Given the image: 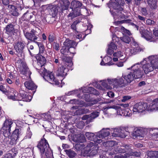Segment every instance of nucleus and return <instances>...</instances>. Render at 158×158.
Returning <instances> with one entry per match:
<instances>
[{
    "label": "nucleus",
    "instance_id": "nucleus-16",
    "mask_svg": "<svg viewBox=\"0 0 158 158\" xmlns=\"http://www.w3.org/2000/svg\"><path fill=\"white\" fill-rule=\"evenodd\" d=\"M77 44L73 41L67 39L64 43V49H69L71 48H75Z\"/></svg>",
    "mask_w": 158,
    "mask_h": 158
},
{
    "label": "nucleus",
    "instance_id": "nucleus-18",
    "mask_svg": "<svg viewBox=\"0 0 158 158\" xmlns=\"http://www.w3.org/2000/svg\"><path fill=\"white\" fill-rule=\"evenodd\" d=\"M69 71L68 69L66 68L64 66L62 65L58 68L57 71L56 75L58 76L65 77L67 74V73Z\"/></svg>",
    "mask_w": 158,
    "mask_h": 158
},
{
    "label": "nucleus",
    "instance_id": "nucleus-50",
    "mask_svg": "<svg viewBox=\"0 0 158 158\" xmlns=\"http://www.w3.org/2000/svg\"><path fill=\"white\" fill-rule=\"evenodd\" d=\"M84 98L86 102L92 101V100H94V99L91 98L90 95L89 94H84Z\"/></svg>",
    "mask_w": 158,
    "mask_h": 158
},
{
    "label": "nucleus",
    "instance_id": "nucleus-23",
    "mask_svg": "<svg viewBox=\"0 0 158 158\" xmlns=\"http://www.w3.org/2000/svg\"><path fill=\"white\" fill-rule=\"evenodd\" d=\"M130 133H131V135L134 138L138 137H143V135L142 133V130L138 128H135L133 131H130Z\"/></svg>",
    "mask_w": 158,
    "mask_h": 158
},
{
    "label": "nucleus",
    "instance_id": "nucleus-51",
    "mask_svg": "<svg viewBox=\"0 0 158 158\" xmlns=\"http://www.w3.org/2000/svg\"><path fill=\"white\" fill-rule=\"evenodd\" d=\"M76 126L77 128L82 129L84 126V123L83 121H80L76 124Z\"/></svg>",
    "mask_w": 158,
    "mask_h": 158
},
{
    "label": "nucleus",
    "instance_id": "nucleus-39",
    "mask_svg": "<svg viewBox=\"0 0 158 158\" xmlns=\"http://www.w3.org/2000/svg\"><path fill=\"white\" fill-rule=\"evenodd\" d=\"M79 15V13H77L76 11L72 10V12H70L68 15V17L70 18L71 19H72Z\"/></svg>",
    "mask_w": 158,
    "mask_h": 158
},
{
    "label": "nucleus",
    "instance_id": "nucleus-42",
    "mask_svg": "<svg viewBox=\"0 0 158 158\" xmlns=\"http://www.w3.org/2000/svg\"><path fill=\"white\" fill-rule=\"evenodd\" d=\"M61 53L64 55L72 56L73 57L75 53L71 52L69 50H60Z\"/></svg>",
    "mask_w": 158,
    "mask_h": 158
},
{
    "label": "nucleus",
    "instance_id": "nucleus-9",
    "mask_svg": "<svg viewBox=\"0 0 158 158\" xmlns=\"http://www.w3.org/2000/svg\"><path fill=\"white\" fill-rule=\"evenodd\" d=\"M99 112L94 111L89 114L84 115L81 119L83 120H86L85 123L87 124L93 122L95 118L99 116Z\"/></svg>",
    "mask_w": 158,
    "mask_h": 158
},
{
    "label": "nucleus",
    "instance_id": "nucleus-3",
    "mask_svg": "<svg viewBox=\"0 0 158 158\" xmlns=\"http://www.w3.org/2000/svg\"><path fill=\"white\" fill-rule=\"evenodd\" d=\"M37 147L40 150L41 154H45L46 156L48 157V154L50 150L49 144L44 138L42 139L39 142Z\"/></svg>",
    "mask_w": 158,
    "mask_h": 158
},
{
    "label": "nucleus",
    "instance_id": "nucleus-13",
    "mask_svg": "<svg viewBox=\"0 0 158 158\" xmlns=\"http://www.w3.org/2000/svg\"><path fill=\"white\" fill-rule=\"evenodd\" d=\"M112 41L108 44V49H117V44H119V38L114 35L112 38Z\"/></svg>",
    "mask_w": 158,
    "mask_h": 158
},
{
    "label": "nucleus",
    "instance_id": "nucleus-30",
    "mask_svg": "<svg viewBox=\"0 0 158 158\" xmlns=\"http://www.w3.org/2000/svg\"><path fill=\"white\" fill-rule=\"evenodd\" d=\"M82 3L79 1L73 0L71 2V8L73 10V8H76L80 7L81 6Z\"/></svg>",
    "mask_w": 158,
    "mask_h": 158
},
{
    "label": "nucleus",
    "instance_id": "nucleus-58",
    "mask_svg": "<svg viewBox=\"0 0 158 158\" xmlns=\"http://www.w3.org/2000/svg\"><path fill=\"white\" fill-rule=\"evenodd\" d=\"M85 110L84 109H81L77 110L75 112V114L77 115H81L83 113L84 111Z\"/></svg>",
    "mask_w": 158,
    "mask_h": 158
},
{
    "label": "nucleus",
    "instance_id": "nucleus-14",
    "mask_svg": "<svg viewBox=\"0 0 158 158\" xmlns=\"http://www.w3.org/2000/svg\"><path fill=\"white\" fill-rule=\"evenodd\" d=\"M85 135L87 139L93 141L94 142L100 143L102 141L101 139H99L97 135H95L94 133L90 132H86Z\"/></svg>",
    "mask_w": 158,
    "mask_h": 158
},
{
    "label": "nucleus",
    "instance_id": "nucleus-41",
    "mask_svg": "<svg viewBox=\"0 0 158 158\" xmlns=\"http://www.w3.org/2000/svg\"><path fill=\"white\" fill-rule=\"evenodd\" d=\"M77 141L79 143H83L86 141V139L83 134H81L77 138Z\"/></svg>",
    "mask_w": 158,
    "mask_h": 158
},
{
    "label": "nucleus",
    "instance_id": "nucleus-35",
    "mask_svg": "<svg viewBox=\"0 0 158 158\" xmlns=\"http://www.w3.org/2000/svg\"><path fill=\"white\" fill-rule=\"evenodd\" d=\"M33 16V14L31 13H29L28 11H27L23 14V18L24 20H30Z\"/></svg>",
    "mask_w": 158,
    "mask_h": 158
},
{
    "label": "nucleus",
    "instance_id": "nucleus-25",
    "mask_svg": "<svg viewBox=\"0 0 158 158\" xmlns=\"http://www.w3.org/2000/svg\"><path fill=\"white\" fill-rule=\"evenodd\" d=\"M132 129L130 127H128L125 128L124 130H122L120 129L119 134L118 135H119V137L121 138H125L127 135V133H130V131Z\"/></svg>",
    "mask_w": 158,
    "mask_h": 158
},
{
    "label": "nucleus",
    "instance_id": "nucleus-49",
    "mask_svg": "<svg viewBox=\"0 0 158 158\" xmlns=\"http://www.w3.org/2000/svg\"><path fill=\"white\" fill-rule=\"evenodd\" d=\"M120 131V129L115 128L113 132L112 133V136L114 137H119L118 135L119 134Z\"/></svg>",
    "mask_w": 158,
    "mask_h": 158
},
{
    "label": "nucleus",
    "instance_id": "nucleus-59",
    "mask_svg": "<svg viewBox=\"0 0 158 158\" xmlns=\"http://www.w3.org/2000/svg\"><path fill=\"white\" fill-rule=\"evenodd\" d=\"M76 32L77 33H76V34L74 36V38L79 40L78 41V42L82 40L83 39L82 38L81 35L79 33L77 34L78 33L77 31Z\"/></svg>",
    "mask_w": 158,
    "mask_h": 158
},
{
    "label": "nucleus",
    "instance_id": "nucleus-28",
    "mask_svg": "<svg viewBox=\"0 0 158 158\" xmlns=\"http://www.w3.org/2000/svg\"><path fill=\"white\" fill-rule=\"evenodd\" d=\"M63 61L65 62L66 65L69 68H72L73 65L72 57L71 56H65L63 58Z\"/></svg>",
    "mask_w": 158,
    "mask_h": 158
},
{
    "label": "nucleus",
    "instance_id": "nucleus-56",
    "mask_svg": "<svg viewBox=\"0 0 158 158\" xmlns=\"http://www.w3.org/2000/svg\"><path fill=\"white\" fill-rule=\"evenodd\" d=\"M78 23V21H75L71 25V28L72 29L75 30V33H76V32H77V31H76V25ZM75 34H76V33H75Z\"/></svg>",
    "mask_w": 158,
    "mask_h": 158
},
{
    "label": "nucleus",
    "instance_id": "nucleus-40",
    "mask_svg": "<svg viewBox=\"0 0 158 158\" xmlns=\"http://www.w3.org/2000/svg\"><path fill=\"white\" fill-rule=\"evenodd\" d=\"M63 5L62 7V10L68 9L69 8L70 2L68 0H62Z\"/></svg>",
    "mask_w": 158,
    "mask_h": 158
},
{
    "label": "nucleus",
    "instance_id": "nucleus-57",
    "mask_svg": "<svg viewBox=\"0 0 158 158\" xmlns=\"http://www.w3.org/2000/svg\"><path fill=\"white\" fill-rule=\"evenodd\" d=\"M125 112V110L123 109L122 110L120 107H118V109L117 113L118 114H120L121 115H125V113L124 114V112Z\"/></svg>",
    "mask_w": 158,
    "mask_h": 158
},
{
    "label": "nucleus",
    "instance_id": "nucleus-54",
    "mask_svg": "<svg viewBox=\"0 0 158 158\" xmlns=\"http://www.w3.org/2000/svg\"><path fill=\"white\" fill-rule=\"evenodd\" d=\"M32 134L31 132L27 130V131L26 134V136L24 137V139H30L32 136Z\"/></svg>",
    "mask_w": 158,
    "mask_h": 158
},
{
    "label": "nucleus",
    "instance_id": "nucleus-62",
    "mask_svg": "<svg viewBox=\"0 0 158 158\" xmlns=\"http://www.w3.org/2000/svg\"><path fill=\"white\" fill-rule=\"evenodd\" d=\"M131 98V97L130 96H125L123 97V98L122 99L121 101L122 102H125L130 99Z\"/></svg>",
    "mask_w": 158,
    "mask_h": 158
},
{
    "label": "nucleus",
    "instance_id": "nucleus-46",
    "mask_svg": "<svg viewBox=\"0 0 158 158\" xmlns=\"http://www.w3.org/2000/svg\"><path fill=\"white\" fill-rule=\"evenodd\" d=\"M105 145L107 147H112L114 146L115 142L114 141H108L105 143Z\"/></svg>",
    "mask_w": 158,
    "mask_h": 158
},
{
    "label": "nucleus",
    "instance_id": "nucleus-11",
    "mask_svg": "<svg viewBox=\"0 0 158 158\" xmlns=\"http://www.w3.org/2000/svg\"><path fill=\"white\" fill-rule=\"evenodd\" d=\"M24 35L26 38L28 40L33 41H35L38 38L37 36L38 35L36 33V31L34 30H32L30 32H26L23 30Z\"/></svg>",
    "mask_w": 158,
    "mask_h": 158
},
{
    "label": "nucleus",
    "instance_id": "nucleus-31",
    "mask_svg": "<svg viewBox=\"0 0 158 158\" xmlns=\"http://www.w3.org/2000/svg\"><path fill=\"white\" fill-rule=\"evenodd\" d=\"M23 63L22 64V62L23 67V69L22 70V73L24 75L30 74V72L29 69L27 66L26 64L24 63L23 62Z\"/></svg>",
    "mask_w": 158,
    "mask_h": 158
},
{
    "label": "nucleus",
    "instance_id": "nucleus-4",
    "mask_svg": "<svg viewBox=\"0 0 158 158\" xmlns=\"http://www.w3.org/2000/svg\"><path fill=\"white\" fill-rule=\"evenodd\" d=\"M153 33L155 36L152 35L151 32L147 30H145L141 32V37L147 40L150 42H155L157 39L156 37H158V29L154 31Z\"/></svg>",
    "mask_w": 158,
    "mask_h": 158
},
{
    "label": "nucleus",
    "instance_id": "nucleus-37",
    "mask_svg": "<svg viewBox=\"0 0 158 158\" xmlns=\"http://www.w3.org/2000/svg\"><path fill=\"white\" fill-rule=\"evenodd\" d=\"M87 92L88 93L90 94H93L95 95H99V93L94 88L89 87L87 89Z\"/></svg>",
    "mask_w": 158,
    "mask_h": 158
},
{
    "label": "nucleus",
    "instance_id": "nucleus-29",
    "mask_svg": "<svg viewBox=\"0 0 158 158\" xmlns=\"http://www.w3.org/2000/svg\"><path fill=\"white\" fill-rule=\"evenodd\" d=\"M64 151L66 153V154L70 158L74 157L77 155L75 152L72 149H69L66 150H64Z\"/></svg>",
    "mask_w": 158,
    "mask_h": 158
},
{
    "label": "nucleus",
    "instance_id": "nucleus-60",
    "mask_svg": "<svg viewBox=\"0 0 158 158\" xmlns=\"http://www.w3.org/2000/svg\"><path fill=\"white\" fill-rule=\"evenodd\" d=\"M141 12L142 14L145 16L147 15L148 14L147 9L145 7L142 8H141Z\"/></svg>",
    "mask_w": 158,
    "mask_h": 158
},
{
    "label": "nucleus",
    "instance_id": "nucleus-8",
    "mask_svg": "<svg viewBox=\"0 0 158 158\" xmlns=\"http://www.w3.org/2000/svg\"><path fill=\"white\" fill-rule=\"evenodd\" d=\"M145 110H147V103L143 102L135 104L133 108V112L141 113Z\"/></svg>",
    "mask_w": 158,
    "mask_h": 158
},
{
    "label": "nucleus",
    "instance_id": "nucleus-52",
    "mask_svg": "<svg viewBox=\"0 0 158 158\" xmlns=\"http://www.w3.org/2000/svg\"><path fill=\"white\" fill-rule=\"evenodd\" d=\"M115 151L118 153H125V151L123 150V148L122 147H117L115 148Z\"/></svg>",
    "mask_w": 158,
    "mask_h": 158
},
{
    "label": "nucleus",
    "instance_id": "nucleus-48",
    "mask_svg": "<svg viewBox=\"0 0 158 158\" xmlns=\"http://www.w3.org/2000/svg\"><path fill=\"white\" fill-rule=\"evenodd\" d=\"M150 133L152 137H158V131H157L155 129L150 131Z\"/></svg>",
    "mask_w": 158,
    "mask_h": 158
},
{
    "label": "nucleus",
    "instance_id": "nucleus-17",
    "mask_svg": "<svg viewBox=\"0 0 158 158\" xmlns=\"http://www.w3.org/2000/svg\"><path fill=\"white\" fill-rule=\"evenodd\" d=\"M127 85V82L124 80L123 77L122 76L121 77L116 79L114 85L117 88H119L125 87Z\"/></svg>",
    "mask_w": 158,
    "mask_h": 158
},
{
    "label": "nucleus",
    "instance_id": "nucleus-5",
    "mask_svg": "<svg viewBox=\"0 0 158 158\" xmlns=\"http://www.w3.org/2000/svg\"><path fill=\"white\" fill-rule=\"evenodd\" d=\"M13 122L10 119H6L4 122L1 131L3 132L5 137H8L11 135V127Z\"/></svg>",
    "mask_w": 158,
    "mask_h": 158
},
{
    "label": "nucleus",
    "instance_id": "nucleus-44",
    "mask_svg": "<svg viewBox=\"0 0 158 158\" xmlns=\"http://www.w3.org/2000/svg\"><path fill=\"white\" fill-rule=\"evenodd\" d=\"M86 145L84 143L81 144L80 143H77L75 144V148L77 151L81 150L82 148L85 147Z\"/></svg>",
    "mask_w": 158,
    "mask_h": 158
},
{
    "label": "nucleus",
    "instance_id": "nucleus-20",
    "mask_svg": "<svg viewBox=\"0 0 158 158\" xmlns=\"http://www.w3.org/2000/svg\"><path fill=\"white\" fill-rule=\"evenodd\" d=\"M108 128H103L97 133V136L99 139H103L106 137L110 135V132L108 131Z\"/></svg>",
    "mask_w": 158,
    "mask_h": 158
},
{
    "label": "nucleus",
    "instance_id": "nucleus-33",
    "mask_svg": "<svg viewBox=\"0 0 158 158\" xmlns=\"http://www.w3.org/2000/svg\"><path fill=\"white\" fill-rule=\"evenodd\" d=\"M147 158H158V151H150L147 154Z\"/></svg>",
    "mask_w": 158,
    "mask_h": 158
},
{
    "label": "nucleus",
    "instance_id": "nucleus-32",
    "mask_svg": "<svg viewBox=\"0 0 158 158\" xmlns=\"http://www.w3.org/2000/svg\"><path fill=\"white\" fill-rule=\"evenodd\" d=\"M119 3L117 2H112L110 1L108 4V6L109 8L110 9L111 8H113L114 9H118V7L119 6Z\"/></svg>",
    "mask_w": 158,
    "mask_h": 158
},
{
    "label": "nucleus",
    "instance_id": "nucleus-45",
    "mask_svg": "<svg viewBox=\"0 0 158 158\" xmlns=\"http://www.w3.org/2000/svg\"><path fill=\"white\" fill-rule=\"evenodd\" d=\"M123 150L125 151V152H128L130 153L131 151H132V150L131 149V146L130 145H125L124 146H123Z\"/></svg>",
    "mask_w": 158,
    "mask_h": 158
},
{
    "label": "nucleus",
    "instance_id": "nucleus-55",
    "mask_svg": "<svg viewBox=\"0 0 158 158\" xmlns=\"http://www.w3.org/2000/svg\"><path fill=\"white\" fill-rule=\"evenodd\" d=\"M7 96L8 98L9 99H12L13 100H18V98L17 97L16 98V97L15 95H12L9 94H8Z\"/></svg>",
    "mask_w": 158,
    "mask_h": 158
},
{
    "label": "nucleus",
    "instance_id": "nucleus-1",
    "mask_svg": "<svg viewBox=\"0 0 158 158\" xmlns=\"http://www.w3.org/2000/svg\"><path fill=\"white\" fill-rule=\"evenodd\" d=\"M28 50L32 56H35V57L37 61V65L35 67V69L44 79L51 84L59 85L60 83L54 77L52 73H48L44 67L47 61L43 53L45 50H39L38 54H32L30 50Z\"/></svg>",
    "mask_w": 158,
    "mask_h": 158
},
{
    "label": "nucleus",
    "instance_id": "nucleus-22",
    "mask_svg": "<svg viewBox=\"0 0 158 158\" xmlns=\"http://www.w3.org/2000/svg\"><path fill=\"white\" fill-rule=\"evenodd\" d=\"M133 74L135 79L141 78L144 75V73L143 71V69L138 68L133 70Z\"/></svg>",
    "mask_w": 158,
    "mask_h": 158
},
{
    "label": "nucleus",
    "instance_id": "nucleus-64",
    "mask_svg": "<svg viewBox=\"0 0 158 158\" xmlns=\"http://www.w3.org/2000/svg\"><path fill=\"white\" fill-rule=\"evenodd\" d=\"M2 158H13L12 154L10 153L6 154Z\"/></svg>",
    "mask_w": 158,
    "mask_h": 158
},
{
    "label": "nucleus",
    "instance_id": "nucleus-63",
    "mask_svg": "<svg viewBox=\"0 0 158 158\" xmlns=\"http://www.w3.org/2000/svg\"><path fill=\"white\" fill-rule=\"evenodd\" d=\"M146 23L148 25H152L154 24L155 22L150 19H148L146 20Z\"/></svg>",
    "mask_w": 158,
    "mask_h": 158
},
{
    "label": "nucleus",
    "instance_id": "nucleus-12",
    "mask_svg": "<svg viewBox=\"0 0 158 158\" xmlns=\"http://www.w3.org/2000/svg\"><path fill=\"white\" fill-rule=\"evenodd\" d=\"M86 147L89 148V157L92 158L96 156L100 157V155L98 154V148L95 146H91V144H87Z\"/></svg>",
    "mask_w": 158,
    "mask_h": 158
},
{
    "label": "nucleus",
    "instance_id": "nucleus-38",
    "mask_svg": "<svg viewBox=\"0 0 158 158\" xmlns=\"http://www.w3.org/2000/svg\"><path fill=\"white\" fill-rule=\"evenodd\" d=\"M84 149L81 152V155L84 157H89V148H87L86 146L84 147Z\"/></svg>",
    "mask_w": 158,
    "mask_h": 158
},
{
    "label": "nucleus",
    "instance_id": "nucleus-47",
    "mask_svg": "<svg viewBox=\"0 0 158 158\" xmlns=\"http://www.w3.org/2000/svg\"><path fill=\"white\" fill-rule=\"evenodd\" d=\"M130 155L131 156L136 157H140L141 153L139 152H138L137 151L134 152L133 151H131V152H130Z\"/></svg>",
    "mask_w": 158,
    "mask_h": 158
},
{
    "label": "nucleus",
    "instance_id": "nucleus-34",
    "mask_svg": "<svg viewBox=\"0 0 158 158\" xmlns=\"http://www.w3.org/2000/svg\"><path fill=\"white\" fill-rule=\"evenodd\" d=\"M25 46L24 43L22 42H18L14 45L15 49H23Z\"/></svg>",
    "mask_w": 158,
    "mask_h": 158
},
{
    "label": "nucleus",
    "instance_id": "nucleus-43",
    "mask_svg": "<svg viewBox=\"0 0 158 158\" xmlns=\"http://www.w3.org/2000/svg\"><path fill=\"white\" fill-rule=\"evenodd\" d=\"M51 14L53 16L56 15L58 12V9L56 6H54L51 9Z\"/></svg>",
    "mask_w": 158,
    "mask_h": 158
},
{
    "label": "nucleus",
    "instance_id": "nucleus-53",
    "mask_svg": "<svg viewBox=\"0 0 158 158\" xmlns=\"http://www.w3.org/2000/svg\"><path fill=\"white\" fill-rule=\"evenodd\" d=\"M0 90L2 91L3 93L5 94L6 95H8V92L5 89L4 87L2 85H0Z\"/></svg>",
    "mask_w": 158,
    "mask_h": 158
},
{
    "label": "nucleus",
    "instance_id": "nucleus-27",
    "mask_svg": "<svg viewBox=\"0 0 158 158\" xmlns=\"http://www.w3.org/2000/svg\"><path fill=\"white\" fill-rule=\"evenodd\" d=\"M148 6L152 10H155L157 8V0H147Z\"/></svg>",
    "mask_w": 158,
    "mask_h": 158
},
{
    "label": "nucleus",
    "instance_id": "nucleus-15",
    "mask_svg": "<svg viewBox=\"0 0 158 158\" xmlns=\"http://www.w3.org/2000/svg\"><path fill=\"white\" fill-rule=\"evenodd\" d=\"M8 8L10 10V12L12 15L14 16H18L19 15V10H22L23 7L19 6L18 7H16L15 6L12 5H9L8 6Z\"/></svg>",
    "mask_w": 158,
    "mask_h": 158
},
{
    "label": "nucleus",
    "instance_id": "nucleus-26",
    "mask_svg": "<svg viewBox=\"0 0 158 158\" xmlns=\"http://www.w3.org/2000/svg\"><path fill=\"white\" fill-rule=\"evenodd\" d=\"M123 77L124 79L127 82V84L130 83L135 78L133 72H130L127 75L124 76L123 75Z\"/></svg>",
    "mask_w": 158,
    "mask_h": 158
},
{
    "label": "nucleus",
    "instance_id": "nucleus-19",
    "mask_svg": "<svg viewBox=\"0 0 158 158\" xmlns=\"http://www.w3.org/2000/svg\"><path fill=\"white\" fill-rule=\"evenodd\" d=\"M15 25L12 23L7 25L5 28L6 33L10 35H14V33L17 31V30L14 28Z\"/></svg>",
    "mask_w": 158,
    "mask_h": 158
},
{
    "label": "nucleus",
    "instance_id": "nucleus-7",
    "mask_svg": "<svg viewBox=\"0 0 158 158\" xmlns=\"http://www.w3.org/2000/svg\"><path fill=\"white\" fill-rule=\"evenodd\" d=\"M21 129H15L13 131L11 135V140L9 143L11 145H13L16 143V141L19 140L21 136Z\"/></svg>",
    "mask_w": 158,
    "mask_h": 158
},
{
    "label": "nucleus",
    "instance_id": "nucleus-21",
    "mask_svg": "<svg viewBox=\"0 0 158 158\" xmlns=\"http://www.w3.org/2000/svg\"><path fill=\"white\" fill-rule=\"evenodd\" d=\"M152 104L149 106L147 105V111H153L158 110V98L154 100Z\"/></svg>",
    "mask_w": 158,
    "mask_h": 158
},
{
    "label": "nucleus",
    "instance_id": "nucleus-6",
    "mask_svg": "<svg viewBox=\"0 0 158 158\" xmlns=\"http://www.w3.org/2000/svg\"><path fill=\"white\" fill-rule=\"evenodd\" d=\"M101 100V98H96L94 99L92 101L87 102V103H85L82 101H80L79 100L76 99H73L69 101L70 103L74 104H78L82 105L83 106L85 107L90 106L93 105L97 103L98 102Z\"/></svg>",
    "mask_w": 158,
    "mask_h": 158
},
{
    "label": "nucleus",
    "instance_id": "nucleus-36",
    "mask_svg": "<svg viewBox=\"0 0 158 158\" xmlns=\"http://www.w3.org/2000/svg\"><path fill=\"white\" fill-rule=\"evenodd\" d=\"M120 39L122 41V43H120L122 46L123 45L122 44H124L123 43L129 44L131 40L130 37L127 35H124L122 37H121Z\"/></svg>",
    "mask_w": 158,
    "mask_h": 158
},
{
    "label": "nucleus",
    "instance_id": "nucleus-10",
    "mask_svg": "<svg viewBox=\"0 0 158 158\" xmlns=\"http://www.w3.org/2000/svg\"><path fill=\"white\" fill-rule=\"evenodd\" d=\"M19 100L26 102H30L31 99L32 97L29 94L21 89L19 91V94L17 96Z\"/></svg>",
    "mask_w": 158,
    "mask_h": 158
},
{
    "label": "nucleus",
    "instance_id": "nucleus-61",
    "mask_svg": "<svg viewBox=\"0 0 158 158\" xmlns=\"http://www.w3.org/2000/svg\"><path fill=\"white\" fill-rule=\"evenodd\" d=\"M13 51H15V54L17 55L18 56H21L23 52V50H13Z\"/></svg>",
    "mask_w": 158,
    "mask_h": 158
},
{
    "label": "nucleus",
    "instance_id": "nucleus-2",
    "mask_svg": "<svg viewBox=\"0 0 158 158\" xmlns=\"http://www.w3.org/2000/svg\"><path fill=\"white\" fill-rule=\"evenodd\" d=\"M140 63L143 65L142 69L146 74L152 71L154 69H158V57L156 55L149 56L148 59H144Z\"/></svg>",
    "mask_w": 158,
    "mask_h": 158
},
{
    "label": "nucleus",
    "instance_id": "nucleus-24",
    "mask_svg": "<svg viewBox=\"0 0 158 158\" xmlns=\"http://www.w3.org/2000/svg\"><path fill=\"white\" fill-rule=\"evenodd\" d=\"M24 85L26 88L31 90H35L37 88V86L32 81H26Z\"/></svg>",
    "mask_w": 158,
    "mask_h": 158
}]
</instances>
